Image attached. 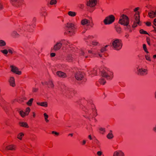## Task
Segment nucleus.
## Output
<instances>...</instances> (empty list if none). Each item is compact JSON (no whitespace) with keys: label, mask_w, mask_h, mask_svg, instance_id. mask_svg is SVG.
<instances>
[{"label":"nucleus","mask_w":156,"mask_h":156,"mask_svg":"<svg viewBox=\"0 0 156 156\" xmlns=\"http://www.w3.org/2000/svg\"><path fill=\"white\" fill-rule=\"evenodd\" d=\"M65 29L66 31L64 33V34L69 36L73 35L76 31V28L74 24L72 23H67Z\"/></svg>","instance_id":"f257e3e1"},{"label":"nucleus","mask_w":156,"mask_h":156,"mask_svg":"<svg viewBox=\"0 0 156 156\" xmlns=\"http://www.w3.org/2000/svg\"><path fill=\"white\" fill-rule=\"evenodd\" d=\"M119 23L124 26L129 24V20L128 16L125 15H122L120 17Z\"/></svg>","instance_id":"f03ea898"},{"label":"nucleus","mask_w":156,"mask_h":156,"mask_svg":"<svg viewBox=\"0 0 156 156\" xmlns=\"http://www.w3.org/2000/svg\"><path fill=\"white\" fill-rule=\"evenodd\" d=\"M112 45L115 49L119 50L122 47V41L120 40L116 39L113 41Z\"/></svg>","instance_id":"7ed1b4c3"},{"label":"nucleus","mask_w":156,"mask_h":156,"mask_svg":"<svg viewBox=\"0 0 156 156\" xmlns=\"http://www.w3.org/2000/svg\"><path fill=\"white\" fill-rule=\"evenodd\" d=\"M115 17L112 15H111L106 17L104 20V23L105 25L110 24L115 21Z\"/></svg>","instance_id":"20e7f679"},{"label":"nucleus","mask_w":156,"mask_h":156,"mask_svg":"<svg viewBox=\"0 0 156 156\" xmlns=\"http://www.w3.org/2000/svg\"><path fill=\"white\" fill-rule=\"evenodd\" d=\"M134 18L135 21L132 25V27L135 28L136 27L137 24H139L140 22V13L138 11L136 12L134 15Z\"/></svg>","instance_id":"39448f33"},{"label":"nucleus","mask_w":156,"mask_h":156,"mask_svg":"<svg viewBox=\"0 0 156 156\" xmlns=\"http://www.w3.org/2000/svg\"><path fill=\"white\" fill-rule=\"evenodd\" d=\"M102 76L108 79H111L113 78V73L108 70L107 72L104 70L102 72Z\"/></svg>","instance_id":"423d86ee"},{"label":"nucleus","mask_w":156,"mask_h":156,"mask_svg":"<svg viewBox=\"0 0 156 156\" xmlns=\"http://www.w3.org/2000/svg\"><path fill=\"white\" fill-rule=\"evenodd\" d=\"M24 0H9L10 3L13 6L19 7L23 3Z\"/></svg>","instance_id":"0eeeda50"},{"label":"nucleus","mask_w":156,"mask_h":156,"mask_svg":"<svg viewBox=\"0 0 156 156\" xmlns=\"http://www.w3.org/2000/svg\"><path fill=\"white\" fill-rule=\"evenodd\" d=\"M10 67L11 69V70L13 73L19 75H20L21 74V72L19 71L18 69L16 67L13 66H11Z\"/></svg>","instance_id":"6e6552de"},{"label":"nucleus","mask_w":156,"mask_h":156,"mask_svg":"<svg viewBox=\"0 0 156 156\" xmlns=\"http://www.w3.org/2000/svg\"><path fill=\"white\" fill-rule=\"evenodd\" d=\"M97 3V0H89L87 2V5L90 7H93L96 5Z\"/></svg>","instance_id":"1a4fd4ad"},{"label":"nucleus","mask_w":156,"mask_h":156,"mask_svg":"<svg viewBox=\"0 0 156 156\" xmlns=\"http://www.w3.org/2000/svg\"><path fill=\"white\" fill-rule=\"evenodd\" d=\"M76 78L78 80H81L83 77V74L81 72H78L76 74L75 76Z\"/></svg>","instance_id":"9d476101"},{"label":"nucleus","mask_w":156,"mask_h":156,"mask_svg":"<svg viewBox=\"0 0 156 156\" xmlns=\"http://www.w3.org/2000/svg\"><path fill=\"white\" fill-rule=\"evenodd\" d=\"M57 75L60 77L65 78L67 77L66 73L60 71H58L56 72Z\"/></svg>","instance_id":"9b49d317"},{"label":"nucleus","mask_w":156,"mask_h":156,"mask_svg":"<svg viewBox=\"0 0 156 156\" xmlns=\"http://www.w3.org/2000/svg\"><path fill=\"white\" fill-rule=\"evenodd\" d=\"M62 46V43L61 42L57 43L54 47L53 49L55 51L59 50Z\"/></svg>","instance_id":"f8f14e48"},{"label":"nucleus","mask_w":156,"mask_h":156,"mask_svg":"<svg viewBox=\"0 0 156 156\" xmlns=\"http://www.w3.org/2000/svg\"><path fill=\"white\" fill-rule=\"evenodd\" d=\"M113 156H124V154L121 151H117L114 152Z\"/></svg>","instance_id":"ddd939ff"},{"label":"nucleus","mask_w":156,"mask_h":156,"mask_svg":"<svg viewBox=\"0 0 156 156\" xmlns=\"http://www.w3.org/2000/svg\"><path fill=\"white\" fill-rule=\"evenodd\" d=\"M16 146L13 144H11L6 146V149L9 150H15L16 149Z\"/></svg>","instance_id":"4468645a"},{"label":"nucleus","mask_w":156,"mask_h":156,"mask_svg":"<svg viewBox=\"0 0 156 156\" xmlns=\"http://www.w3.org/2000/svg\"><path fill=\"white\" fill-rule=\"evenodd\" d=\"M9 82L11 86L12 87H14L15 86L16 84L15 83V79L14 77H10L9 80Z\"/></svg>","instance_id":"2eb2a0df"},{"label":"nucleus","mask_w":156,"mask_h":156,"mask_svg":"<svg viewBox=\"0 0 156 156\" xmlns=\"http://www.w3.org/2000/svg\"><path fill=\"white\" fill-rule=\"evenodd\" d=\"M149 16L151 18H153L156 17V10L155 12L150 11L148 13Z\"/></svg>","instance_id":"dca6fc26"},{"label":"nucleus","mask_w":156,"mask_h":156,"mask_svg":"<svg viewBox=\"0 0 156 156\" xmlns=\"http://www.w3.org/2000/svg\"><path fill=\"white\" fill-rule=\"evenodd\" d=\"M147 70L144 69H139L138 71V74L140 75H144L147 74Z\"/></svg>","instance_id":"f3484780"},{"label":"nucleus","mask_w":156,"mask_h":156,"mask_svg":"<svg viewBox=\"0 0 156 156\" xmlns=\"http://www.w3.org/2000/svg\"><path fill=\"white\" fill-rule=\"evenodd\" d=\"M19 125L21 127H23L25 128H29V126L27 123L24 122H19Z\"/></svg>","instance_id":"a211bd4d"},{"label":"nucleus","mask_w":156,"mask_h":156,"mask_svg":"<svg viewBox=\"0 0 156 156\" xmlns=\"http://www.w3.org/2000/svg\"><path fill=\"white\" fill-rule=\"evenodd\" d=\"M37 104L38 105L46 107L48 106V104L46 102H37Z\"/></svg>","instance_id":"6ab92c4d"},{"label":"nucleus","mask_w":156,"mask_h":156,"mask_svg":"<svg viewBox=\"0 0 156 156\" xmlns=\"http://www.w3.org/2000/svg\"><path fill=\"white\" fill-rule=\"evenodd\" d=\"M90 21L87 19H84L81 21V24L83 25H85L87 24L88 23H89Z\"/></svg>","instance_id":"aec40b11"},{"label":"nucleus","mask_w":156,"mask_h":156,"mask_svg":"<svg viewBox=\"0 0 156 156\" xmlns=\"http://www.w3.org/2000/svg\"><path fill=\"white\" fill-rule=\"evenodd\" d=\"M48 87L49 88H53L54 87V85L51 81L50 80L48 81L47 83Z\"/></svg>","instance_id":"412c9836"},{"label":"nucleus","mask_w":156,"mask_h":156,"mask_svg":"<svg viewBox=\"0 0 156 156\" xmlns=\"http://www.w3.org/2000/svg\"><path fill=\"white\" fill-rule=\"evenodd\" d=\"M68 14L71 16L74 17L76 16V13L74 12L70 11L68 12Z\"/></svg>","instance_id":"4be33fe9"},{"label":"nucleus","mask_w":156,"mask_h":156,"mask_svg":"<svg viewBox=\"0 0 156 156\" xmlns=\"http://www.w3.org/2000/svg\"><path fill=\"white\" fill-rule=\"evenodd\" d=\"M24 136V134L23 133H20L18 134L17 138L20 140H22V137Z\"/></svg>","instance_id":"5701e85b"},{"label":"nucleus","mask_w":156,"mask_h":156,"mask_svg":"<svg viewBox=\"0 0 156 156\" xmlns=\"http://www.w3.org/2000/svg\"><path fill=\"white\" fill-rule=\"evenodd\" d=\"M73 58L72 57L71 55L68 56L66 58V60L69 62H71L73 61Z\"/></svg>","instance_id":"b1692460"},{"label":"nucleus","mask_w":156,"mask_h":156,"mask_svg":"<svg viewBox=\"0 0 156 156\" xmlns=\"http://www.w3.org/2000/svg\"><path fill=\"white\" fill-rule=\"evenodd\" d=\"M34 99L33 98L30 99L27 102V104L29 106L31 105L33 103Z\"/></svg>","instance_id":"393cba45"},{"label":"nucleus","mask_w":156,"mask_h":156,"mask_svg":"<svg viewBox=\"0 0 156 156\" xmlns=\"http://www.w3.org/2000/svg\"><path fill=\"white\" fill-rule=\"evenodd\" d=\"M19 113L21 116L22 117H24L25 116L27 115L26 114V112H24L23 111H20L19 112Z\"/></svg>","instance_id":"a878e982"},{"label":"nucleus","mask_w":156,"mask_h":156,"mask_svg":"<svg viewBox=\"0 0 156 156\" xmlns=\"http://www.w3.org/2000/svg\"><path fill=\"white\" fill-rule=\"evenodd\" d=\"M44 116L45 121L46 122H48L49 121V120L48 119V115L46 113H44Z\"/></svg>","instance_id":"bb28decb"},{"label":"nucleus","mask_w":156,"mask_h":156,"mask_svg":"<svg viewBox=\"0 0 156 156\" xmlns=\"http://www.w3.org/2000/svg\"><path fill=\"white\" fill-rule=\"evenodd\" d=\"M57 2L56 0H51L49 3V4L51 5H55L56 4Z\"/></svg>","instance_id":"cd10ccee"},{"label":"nucleus","mask_w":156,"mask_h":156,"mask_svg":"<svg viewBox=\"0 0 156 156\" xmlns=\"http://www.w3.org/2000/svg\"><path fill=\"white\" fill-rule=\"evenodd\" d=\"M99 82L102 85H104L106 83V81L104 79H100Z\"/></svg>","instance_id":"c85d7f7f"},{"label":"nucleus","mask_w":156,"mask_h":156,"mask_svg":"<svg viewBox=\"0 0 156 156\" xmlns=\"http://www.w3.org/2000/svg\"><path fill=\"white\" fill-rule=\"evenodd\" d=\"M6 43L4 41L0 40V46H3L5 45Z\"/></svg>","instance_id":"c756f323"},{"label":"nucleus","mask_w":156,"mask_h":156,"mask_svg":"<svg viewBox=\"0 0 156 156\" xmlns=\"http://www.w3.org/2000/svg\"><path fill=\"white\" fill-rule=\"evenodd\" d=\"M140 34H148V33L146 31L144 30L143 29H141L140 30Z\"/></svg>","instance_id":"7c9ffc66"},{"label":"nucleus","mask_w":156,"mask_h":156,"mask_svg":"<svg viewBox=\"0 0 156 156\" xmlns=\"http://www.w3.org/2000/svg\"><path fill=\"white\" fill-rule=\"evenodd\" d=\"M30 109L29 107H27L26 108L25 112H26V115H28L29 113L30 112Z\"/></svg>","instance_id":"2f4dec72"},{"label":"nucleus","mask_w":156,"mask_h":156,"mask_svg":"<svg viewBox=\"0 0 156 156\" xmlns=\"http://www.w3.org/2000/svg\"><path fill=\"white\" fill-rule=\"evenodd\" d=\"M115 29L116 31L119 33H120L121 31V28L119 26H117L116 27Z\"/></svg>","instance_id":"473e14b6"},{"label":"nucleus","mask_w":156,"mask_h":156,"mask_svg":"<svg viewBox=\"0 0 156 156\" xmlns=\"http://www.w3.org/2000/svg\"><path fill=\"white\" fill-rule=\"evenodd\" d=\"M143 48L145 52H146L147 53H148L147 48L146 45L145 44H143Z\"/></svg>","instance_id":"72a5a7b5"},{"label":"nucleus","mask_w":156,"mask_h":156,"mask_svg":"<svg viewBox=\"0 0 156 156\" xmlns=\"http://www.w3.org/2000/svg\"><path fill=\"white\" fill-rule=\"evenodd\" d=\"M113 137V135L112 133H109L107 135V137L109 139H112Z\"/></svg>","instance_id":"f704fd0d"},{"label":"nucleus","mask_w":156,"mask_h":156,"mask_svg":"<svg viewBox=\"0 0 156 156\" xmlns=\"http://www.w3.org/2000/svg\"><path fill=\"white\" fill-rule=\"evenodd\" d=\"M1 52L3 53L4 54L6 55L8 53V51L6 49H4L3 50H1Z\"/></svg>","instance_id":"c9c22d12"},{"label":"nucleus","mask_w":156,"mask_h":156,"mask_svg":"<svg viewBox=\"0 0 156 156\" xmlns=\"http://www.w3.org/2000/svg\"><path fill=\"white\" fill-rule=\"evenodd\" d=\"M107 46H108L107 45H106L105 46V47L102 48L101 50V51L102 52H104V51H106V47H107Z\"/></svg>","instance_id":"e433bc0d"},{"label":"nucleus","mask_w":156,"mask_h":156,"mask_svg":"<svg viewBox=\"0 0 156 156\" xmlns=\"http://www.w3.org/2000/svg\"><path fill=\"white\" fill-rule=\"evenodd\" d=\"M125 26H126V27L128 29H129V32H132V30L130 29V27H131L129 25V24H128L127 25H125Z\"/></svg>","instance_id":"4c0bfd02"},{"label":"nucleus","mask_w":156,"mask_h":156,"mask_svg":"<svg viewBox=\"0 0 156 156\" xmlns=\"http://www.w3.org/2000/svg\"><path fill=\"white\" fill-rule=\"evenodd\" d=\"M98 44V42L96 41H92V44L93 45L96 46Z\"/></svg>","instance_id":"58836bf2"},{"label":"nucleus","mask_w":156,"mask_h":156,"mask_svg":"<svg viewBox=\"0 0 156 156\" xmlns=\"http://www.w3.org/2000/svg\"><path fill=\"white\" fill-rule=\"evenodd\" d=\"M102 154V152L101 151H98L97 153V154L98 156H101Z\"/></svg>","instance_id":"ea45409f"},{"label":"nucleus","mask_w":156,"mask_h":156,"mask_svg":"<svg viewBox=\"0 0 156 156\" xmlns=\"http://www.w3.org/2000/svg\"><path fill=\"white\" fill-rule=\"evenodd\" d=\"M147 41L148 44L149 45H150L151 43H150V41L149 38H147Z\"/></svg>","instance_id":"a19ab883"},{"label":"nucleus","mask_w":156,"mask_h":156,"mask_svg":"<svg viewBox=\"0 0 156 156\" xmlns=\"http://www.w3.org/2000/svg\"><path fill=\"white\" fill-rule=\"evenodd\" d=\"M145 57H146V59L147 60H148L149 61H151L150 58L149 56H148V55H146Z\"/></svg>","instance_id":"79ce46f5"},{"label":"nucleus","mask_w":156,"mask_h":156,"mask_svg":"<svg viewBox=\"0 0 156 156\" xmlns=\"http://www.w3.org/2000/svg\"><path fill=\"white\" fill-rule=\"evenodd\" d=\"M146 24L147 26H151V23L150 22H147L146 23Z\"/></svg>","instance_id":"37998d69"},{"label":"nucleus","mask_w":156,"mask_h":156,"mask_svg":"<svg viewBox=\"0 0 156 156\" xmlns=\"http://www.w3.org/2000/svg\"><path fill=\"white\" fill-rule=\"evenodd\" d=\"M52 134H55V135H56L57 136L59 134L58 133L55 131H52Z\"/></svg>","instance_id":"c03bdc74"},{"label":"nucleus","mask_w":156,"mask_h":156,"mask_svg":"<svg viewBox=\"0 0 156 156\" xmlns=\"http://www.w3.org/2000/svg\"><path fill=\"white\" fill-rule=\"evenodd\" d=\"M99 130L100 131H102L103 132V133H103L105 131V129H104V128H100V129H99Z\"/></svg>","instance_id":"a18cd8bd"},{"label":"nucleus","mask_w":156,"mask_h":156,"mask_svg":"<svg viewBox=\"0 0 156 156\" xmlns=\"http://www.w3.org/2000/svg\"><path fill=\"white\" fill-rule=\"evenodd\" d=\"M55 55V54L54 53H51L50 54V56L51 57H54Z\"/></svg>","instance_id":"49530a36"},{"label":"nucleus","mask_w":156,"mask_h":156,"mask_svg":"<svg viewBox=\"0 0 156 156\" xmlns=\"http://www.w3.org/2000/svg\"><path fill=\"white\" fill-rule=\"evenodd\" d=\"M139 9H140V8L139 7H137L135 8L134 9V12H136V11H137V10H139Z\"/></svg>","instance_id":"de8ad7c7"},{"label":"nucleus","mask_w":156,"mask_h":156,"mask_svg":"<svg viewBox=\"0 0 156 156\" xmlns=\"http://www.w3.org/2000/svg\"><path fill=\"white\" fill-rule=\"evenodd\" d=\"M38 90V89L36 88H33V91L34 92H36Z\"/></svg>","instance_id":"09e8293b"},{"label":"nucleus","mask_w":156,"mask_h":156,"mask_svg":"<svg viewBox=\"0 0 156 156\" xmlns=\"http://www.w3.org/2000/svg\"><path fill=\"white\" fill-rule=\"evenodd\" d=\"M86 143V141L85 140H83L82 142V145H84Z\"/></svg>","instance_id":"8fccbe9b"},{"label":"nucleus","mask_w":156,"mask_h":156,"mask_svg":"<svg viewBox=\"0 0 156 156\" xmlns=\"http://www.w3.org/2000/svg\"><path fill=\"white\" fill-rule=\"evenodd\" d=\"M2 5L1 3V2L0 1V10L2 9Z\"/></svg>","instance_id":"3c124183"},{"label":"nucleus","mask_w":156,"mask_h":156,"mask_svg":"<svg viewBox=\"0 0 156 156\" xmlns=\"http://www.w3.org/2000/svg\"><path fill=\"white\" fill-rule=\"evenodd\" d=\"M153 23L154 25L156 26V18L154 19Z\"/></svg>","instance_id":"603ef678"},{"label":"nucleus","mask_w":156,"mask_h":156,"mask_svg":"<svg viewBox=\"0 0 156 156\" xmlns=\"http://www.w3.org/2000/svg\"><path fill=\"white\" fill-rule=\"evenodd\" d=\"M129 34H126V35H125V37L126 38H128L129 37Z\"/></svg>","instance_id":"864d4df0"},{"label":"nucleus","mask_w":156,"mask_h":156,"mask_svg":"<svg viewBox=\"0 0 156 156\" xmlns=\"http://www.w3.org/2000/svg\"><path fill=\"white\" fill-rule=\"evenodd\" d=\"M88 138L90 140H91L92 139L91 136V135H89L88 136Z\"/></svg>","instance_id":"5fc2aeb1"},{"label":"nucleus","mask_w":156,"mask_h":156,"mask_svg":"<svg viewBox=\"0 0 156 156\" xmlns=\"http://www.w3.org/2000/svg\"><path fill=\"white\" fill-rule=\"evenodd\" d=\"M8 52H9V53H10L11 54H12V50H11V49H9L8 50Z\"/></svg>","instance_id":"6e6d98bb"},{"label":"nucleus","mask_w":156,"mask_h":156,"mask_svg":"<svg viewBox=\"0 0 156 156\" xmlns=\"http://www.w3.org/2000/svg\"><path fill=\"white\" fill-rule=\"evenodd\" d=\"M153 130L155 132H156V126L154 128Z\"/></svg>","instance_id":"4d7b16f0"},{"label":"nucleus","mask_w":156,"mask_h":156,"mask_svg":"<svg viewBox=\"0 0 156 156\" xmlns=\"http://www.w3.org/2000/svg\"><path fill=\"white\" fill-rule=\"evenodd\" d=\"M33 117L35 118V114L34 112H33Z\"/></svg>","instance_id":"13d9d810"},{"label":"nucleus","mask_w":156,"mask_h":156,"mask_svg":"<svg viewBox=\"0 0 156 156\" xmlns=\"http://www.w3.org/2000/svg\"><path fill=\"white\" fill-rule=\"evenodd\" d=\"M153 58H156V55H154L153 56Z\"/></svg>","instance_id":"bf43d9fd"},{"label":"nucleus","mask_w":156,"mask_h":156,"mask_svg":"<svg viewBox=\"0 0 156 156\" xmlns=\"http://www.w3.org/2000/svg\"><path fill=\"white\" fill-rule=\"evenodd\" d=\"M69 136H73V134L72 133H70V134H69Z\"/></svg>","instance_id":"052dcab7"},{"label":"nucleus","mask_w":156,"mask_h":156,"mask_svg":"<svg viewBox=\"0 0 156 156\" xmlns=\"http://www.w3.org/2000/svg\"><path fill=\"white\" fill-rule=\"evenodd\" d=\"M154 30H155V31L156 32V28H154Z\"/></svg>","instance_id":"680f3d73"},{"label":"nucleus","mask_w":156,"mask_h":156,"mask_svg":"<svg viewBox=\"0 0 156 156\" xmlns=\"http://www.w3.org/2000/svg\"><path fill=\"white\" fill-rule=\"evenodd\" d=\"M88 52H89V53H91V51H89Z\"/></svg>","instance_id":"e2e57ef3"},{"label":"nucleus","mask_w":156,"mask_h":156,"mask_svg":"<svg viewBox=\"0 0 156 156\" xmlns=\"http://www.w3.org/2000/svg\"><path fill=\"white\" fill-rule=\"evenodd\" d=\"M99 55V56H100V57H101V55Z\"/></svg>","instance_id":"0e129e2a"},{"label":"nucleus","mask_w":156,"mask_h":156,"mask_svg":"<svg viewBox=\"0 0 156 156\" xmlns=\"http://www.w3.org/2000/svg\"><path fill=\"white\" fill-rule=\"evenodd\" d=\"M12 156V155H9V156Z\"/></svg>","instance_id":"69168bd1"},{"label":"nucleus","mask_w":156,"mask_h":156,"mask_svg":"<svg viewBox=\"0 0 156 156\" xmlns=\"http://www.w3.org/2000/svg\"><path fill=\"white\" fill-rule=\"evenodd\" d=\"M28 152H30V151H28Z\"/></svg>","instance_id":"338daca9"}]
</instances>
